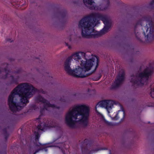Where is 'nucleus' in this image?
<instances>
[{"label":"nucleus","instance_id":"nucleus-1","mask_svg":"<svg viewBox=\"0 0 154 154\" xmlns=\"http://www.w3.org/2000/svg\"><path fill=\"white\" fill-rule=\"evenodd\" d=\"M111 24L106 15L94 13L85 16L81 20L79 27L82 29V37L88 38L91 35L94 38L100 36L107 32Z\"/></svg>","mask_w":154,"mask_h":154},{"label":"nucleus","instance_id":"nucleus-2","mask_svg":"<svg viewBox=\"0 0 154 154\" xmlns=\"http://www.w3.org/2000/svg\"><path fill=\"white\" fill-rule=\"evenodd\" d=\"M85 57V53L82 52H79L72 54L69 57L64 63V69L69 75L74 77L79 78V75L82 73V69L88 71L91 67L94 66V69L91 72L87 73L86 75L82 77L89 76L95 72L99 65V59L95 56L85 61L81 60V57Z\"/></svg>","mask_w":154,"mask_h":154},{"label":"nucleus","instance_id":"nucleus-3","mask_svg":"<svg viewBox=\"0 0 154 154\" xmlns=\"http://www.w3.org/2000/svg\"><path fill=\"white\" fill-rule=\"evenodd\" d=\"M37 91V89L32 85L28 83H22L17 86L11 92L8 98V105L11 111L14 112L18 110V105L14 101L15 95H18L20 97L21 102L26 104L29 103L28 99Z\"/></svg>","mask_w":154,"mask_h":154},{"label":"nucleus","instance_id":"nucleus-4","mask_svg":"<svg viewBox=\"0 0 154 154\" xmlns=\"http://www.w3.org/2000/svg\"><path fill=\"white\" fill-rule=\"evenodd\" d=\"M90 109L89 107L84 105H78L74 106L72 110L69 111L66 114L65 121L67 125H72L74 121L76 120L79 116H81V120L83 121L87 120L89 115Z\"/></svg>","mask_w":154,"mask_h":154},{"label":"nucleus","instance_id":"nucleus-5","mask_svg":"<svg viewBox=\"0 0 154 154\" xmlns=\"http://www.w3.org/2000/svg\"><path fill=\"white\" fill-rule=\"evenodd\" d=\"M153 67L146 68L137 75L138 78H132L130 82L132 83L133 86L136 85L138 86H141L144 84H147L149 77L153 74Z\"/></svg>","mask_w":154,"mask_h":154},{"label":"nucleus","instance_id":"nucleus-6","mask_svg":"<svg viewBox=\"0 0 154 154\" xmlns=\"http://www.w3.org/2000/svg\"><path fill=\"white\" fill-rule=\"evenodd\" d=\"M37 101L39 102H42L44 104V107L43 109H42L40 110V116L38 118H36L35 121L38 122V124L36 125H41V121H40V116H42L43 111L44 109L47 110V107H51L52 108H56L59 109L60 108L59 107L56 106L54 104H51L50 102L45 99L44 97L40 95L38 96L36 98Z\"/></svg>","mask_w":154,"mask_h":154},{"label":"nucleus","instance_id":"nucleus-7","mask_svg":"<svg viewBox=\"0 0 154 154\" xmlns=\"http://www.w3.org/2000/svg\"><path fill=\"white\" fill-rule=\"evenodd\" d=\"M125 73L124 70H122L116 77V79L111 86V89H115L119 87L124 81L125 79Z\"/></svg>","mask_w":154,"mask_h":154},{"label":"nucleus","instance_id":"nucleus-8","mask_svg":"<svg viewBox=\"0 0 154 154\" xmlns=\"http://www.w3.org/2000/svg\"><path fill=\"white\" fill-rule=\"evenodd\" d=\"M114 102L111 100H104L99 102L96 106L95 108L96 111H97V107H100L105 108L108 112L111 109L113 106Z\"/></svg>","mask_w":154,"mask_h":154},{"label":"nucleus","instance_id":"nucleus-9","mask_svg":"<svg viewBox=\"0 0 154 154\" xmlns=\"http://www.w3.org/2000/svg\"><path fill=\"white\" fill-rule=\"evenodd\" d=\"M144 21L149 22V25H152V22L151 21V19L149 16H144L142 17V19H140L139 20L137 21L136 24L134 26V33L136 37H137V35L136 30L137 28V26L138 25H140L141 26H143V23Z\"/></svg>","mask_w":154,"mask_h":154},{"label":"nucleus","instance_id":"nucleus-10","mask_svg":"<svg viewBox=\"0 0 154 154\" xmlns=\"http://www.w3.org/2000/svg\"><path fill=\"white\" fill-rule=\"evenodd\" d=\"M49 126H37L36 130L34 131V134L35 135V140L38 141L40 137V136L39 133L41 131H46L49 128Z\"/></svg>","mask_w":154,"mask_h":154},{"label":"nucleus","instance_id":"nucleus-11","mask_svg":"<svg viewBox=\"0 0 154 154\" xmlns=\"http://www.w3.org/2000/svg\"><path fill=\"white\" fill-rule=\"evenodd\" d=\"M150 27L149 32V33L146 35V33L143 31V34L146 38L147 41L149 42L154 39V34L153 33L154 32V29L152 26V24L149 25Z\"/></svg>","mask_w":154,"mask_h":154},{"label":"nucleus","instance_id":"nucleus-12","mask_svg":"<svg viewBox=\"0 0 154 154\" xmlns=\"http://www.w3.org/2000/svg\"><path fill=\"white\" fill-rule=\"evenodd\" d=\"M11 79L10 81L7 83V85H10L12 84H15L17 85L18 83V80L19 79V76H16L15 77L13 75L10 76Z\"/></svg>","mask_w":154,"mask_h":154},{"label":"nucleus","instance_id":"nucleus-13","mask_svg":"<svg viewBox=\"0 0 154 154\" xmlns=\"http://www.w3.org/2000/svg\"><path fill=\"white\" fill-rule=\"evenodd\" d=\"M100 121L102 123L105 125H112V123L106 120L103 116H101L100 119Z\"/></svg>","mask_w":154,"mask_h":154},{"label":"nucleus","instance_id":"nucleus-14","mask_svg":"<svg viewBox=\"0 0 154 154\" xmlns=\"http://www.w3.org/2000/svg\"><path fill=\"white\" fill-rule=\"evenodd\" d=\"M151 92L150 93V95L151 97L154 98V84H152L150 86Z\"/></svg>","mask_w":154,"mask_h":154},{"label":"nucleus","instance_id":"nucleus-15","mask_svg":"<svg viewBox=\"0 0 154 154\" xmlns=\"http://www.w3.org/2000/svg\"><path fill=\"white\" fill-rule=\"evenodd\" d=\"M60 14L62 18H64L66 16V11L65 10H62L60 12Z\"/></svg>","mask_w":154,"mask_h":154},{"label":"nucleus","instance_id":"nucleus-16","mask_svg":"<svg viewBox=\"0 0 154 154\" xmlns=\"http://www.w3.org/2000/svg\"><path fill=\"white\" fill-rule=\"evenodd\" d=\"M37 107L36 106L35 104L31 105L30 106V109L35 110L37 109Z\"/></svg>","mask_w":154,"mask_h":154},{"label":"nucleus","instance_id":"nucleus-17","mask_svg":"<svg viewBox=\"0 0 154 154\" xmlns=\"http://www.w3.org/2000/svg\"><path fill=\"white\" fill-rule=\"evenodd\" d=\"M149 8L153 9L154 8V0H152L149 4Z\"/></svg>","mask_w":154,"mask_h":154},{"label":"nucleus","instance_id":"nucleus-18","mask_svg":"<svg viewBox=\"0 0 154 154\" xmlns=\"http://www.w3.org/2000/svg\"><path fill=\"white\" fill-rule=\"evenodd\" d=\"M102 76V75L101 73H100L98 76L97 77H94L93 78V80L94 81H97L98 80L100 79Z\"/></svg>","mask_w":154,"mask_h":154},{"label":"nucleus","instance_id":"nucleus-19","mask_svg":"<svg viewBox=\"0 0 154 154\" xmlns=\"http://www.w3.org/2000/svg\"><path fill=\"white\" fill-rule=\"evenodd\" d=\"M118 112L113 117V119L114 120H117L119 119V117H118Z\"/></svg>","mask_w":154,"mask_h":154},{"label":"nucleus","instance_id":"nucleus-20","mask_svg":"<svg viewBox=\"0 0 154 154\" xmlns=\"http://www.w3.org/2000/svg\"><path fill=\"white\" fill-rule=\"evenodd\" d=\"M8 72H7L6 74H5V75H3L2 77V79H6L7 77H8Z\"/></svg>","mask_w":154,"mask_h":154},{"label":"nucleus","instance_id":"nucleus-21","mask_svg":"<svg viewBox=\"0 0 154 154\" xmlns=\"http://www.w3.org/2000/svg\"><path fill=\"white\" fill-rule=\"evenodd\" d=\"M144 29H146V32H147L149 29V28L147 26V24H146V26L144 27Z\"/></svg>","mask_w":154,"mask_h":154},{"label":"nucleus","instance_id":"nucleus-22","mask_svg":"<svg viewBox=\"0 0 154 154\" xmlns=\"http://www.w3.org/2000/svg\"><path fill=\"white\" fill-rule=\"evenodd\" d=\"M6 41L7 42H12L13 41L11 40V39L10 38L7 39Z\"/></svg>","mask_w":154,"mask_h":154},{"label":"nucleus","instance_id":"nucleus-23","mask_svg":"<svg viewBox=\"0 0 154 154\" xmlns=\"http://www.w3.org/2000/svg\"><path fill=\"white\" fill-rule=\"evenodd\" d=\"M69 126L70 128H75L74 126H72V125H71V126Z\"/></svg>","mask_w":154,"mask_h":154},{"label":"nucleus","instance_id":"nucleus-24","mask_svg":"<svg viewBox=\"0 0 154 154\" xmlns=\"http://www.w3.org/2000/svg\"><path fill=\"white\" fill-rule=\"evenodd\" d=\"M94 91V90H91V89H88V92H89L90 91Z\"/></svg>","mask_w":154,"mask_h":154},{"label":"nucleus","instance_id":"nucleus-25","mask_svg":"<svg viewBox=\"0 0 154 154\" xmlns=\"http://www.w3.org/2000/svg\"><path fill=\"white\" fill-rule=\"evenodd\" d=\"M122 111H123V116H124V115H125V111H124V110L123 109H122Z\"/></svg>","mask_w":154,"mask_h":154},{"label":"nucleus","instance_id":"nucleus-26","mask_svg":"<svg viewBox=\"0 0 154 154\" xmlns=\"http://www.w3.org/2000/svg\"><path fill=\"white\" fill-rule=\"evenodd\" d=\"M131 77H134V75H133H133H131Z\"/></svg>","mask_w":154,"mask_h":154},{"label":"nucleus","instance_id":"nucleus-27","mask_svg":"<svg viewBox=\"0 0 154 154\" xmlns=\"http://www.w3.org/2000/svg\"><path fill=\"white\" fill-rule=\"evenodd\" d=\"M43 125H46L45 123H44Z\"/></svg>","mask_w":154,"mask_h":154},{"label":"nucleus","instance_id":"nucleus-28","mask_svg":"<svg viewBox=\"0 0 154 154\" xmlns=\"http://www.w3.org/2000/svg\"><path fill=\"white\" fill-rule=\"evenodd\" d=\"M4 70L5 71H6V68H5V69H4Z\"/></svg>","mask_w":154,"mask_h":154},{"label":"nucleus","instance_id":"nucleus-29","mask_svg":"<svg viewBox=\"0 0 154 154\" xmlns=\"http://www.w3.org/2000/svg\"><path fill=\"white\" fill-rule=\"evenodd\" d=\"M37 152V151H36V152H35L34 153V154H36V152Z\"/></svg>","mask_w":154,"mask_h":154},{"label":"nucleus","instance_id":"nucleus-30","mask_svg":"<svg viewBox=\"0 0 154 154\" xmlns=\"http://www.w3.org/2000/svg\"><path fill=\"white\" fill-rule=\"evenodd\" d=\"M18 72H18V71H17V72H16V73H18Z\"/></svg>","mask_w":154,"mask_h":154},{"label":"nucleus","instance_id":"nucleus-31","mask_svg":"<svg viewBox=\"0 0 154 154\" xmlns=\"http://www.w3.org/2000/svg\"><path fill=\"white\" fill-rule=\"evenodd\" d=\"M87 140H85V141H87Z\"/></svg>","mask_w":154,"mask_h":154},{"label":"nucleus","instance_id":"nucleus-32","mask_svg":"<svg viewBox=\"0 0 154 154\" xmlns=\"http://www.w3.org/2000/svg\"><path fill=\"white\" fill-rule=\"evenodd\" d=\"M150 123V122H148V123H149H149Z\"/></svg>","mask_w":154,"mask_h":154},{"label":"nucleus","instance_id":"nucleus-33","mask_svg":"<svg viewBox=\"0 0 154 154\" xmlns=\"http://www.w3.org/2000/svg\"><path fill=\"white\" fill-rule=\"evenodd\" d=\"M85 125H88L87 124Z\"/></svg>","mask_w":154,"mask_h":154},{"label":"nucleus","instance_id":"nucleus-34","mask_svg":"<svg viewBox=\"0 0 154 154\" xmlns=\"http://www.w3.org/2000/svg\"><path fill=\"white\" fill-rule=\"evenodd\" d=\"M120 110H119V111H118V112H120Z\"/></svg>","mask_w":154,"mask_h":154},{"label":"nucleus","instance_id":"nucleus-35","mask_svg":"<svg viewBox=\"0 0 154 154\" xmlns=\"http://www.w3.org/2000/svg\"><path fill=\"white\" fill-rule=\"evenodd\" d=\"M100 149H98L97 151H98L99 150H100Z\"/></svg>","mask_w":154,"mask_h":154}]
</instances>
